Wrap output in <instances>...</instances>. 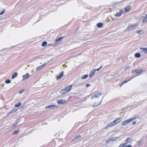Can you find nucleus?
Wrapping results in <instances>:
<instances>
[{"mask_svg":"<svg viewBox=\"0 0 147 147\" xmlns=\"http://www.w3.org/2000/svg\"><path fill=\"white\" fill-rule=\"evenodd\" d=\"M142 22L143 23H146L147 22V14L144 17Z\"/></svg>","mask_w":147,"mask_h":147,"instance_id":"nucleus-18","label":"nucleus"},{"mask_svg":"<svg viewBox=\"0 0 147 147\" xmlns=\"http://www.w3.org/2000/svg\"><path fill=\"white\" fill-rule=\"evenodd\" d=\"M131 68V66H126L125 68V70H128Z\"/></svg>","mask_w":147,"mask_h":147,"instance_id":"nucleus-31","label":"nucleus"},{"mask_svg":"<svg viewBox=\"0 0 147 147\" xmlns=\"http://www.w3.org/2000/svg\"><path fill=\"white\" fill-rule=\"evenodd\" d=\"M99 105L98 104H97L96 102H94V104L92 105L94 107H97Z\"/></svg>","mask_w":147,"mask_h":147,"instance_id":"nucleus-35","label":"nucleus"},{"mask_svg":"<svg viewBox=\"0 0 147 147\" xmlns=\"http://www.w3.org/2000/svg\"><path fill=\"white\" fill-rule=\"evenodd\" d=\"M126 147H132V146L130 145H129L127 146H126Z\"/></svg>","mask_w":147,"mask_h":147,"instance_id":"nucleus-47","label":"nucleus"},{"mask_svg":"<svg viewBox=\"0 0 147 147\" xmlns=\"http://www.w3.org/2000/svg\"><path fill=\"white\" fill-rule=\"evenodd\" d=\"M24 91V90H21L20 91L19 93L20 94H21Z\"/></svg>","mask_w":147,"mask_h":147,"instance_id":"nucleus-41","label":"nucleus"},{"mask_svg":"<svg viewBox=\"0 0 147 147\" xmlns=\"http://www.w3.org/2000/svg\"><path fill=\"white\" fill-rule=\"evenodd\" d=\"M63 74L64 73L63 71L61 72L59 75L57 76L56 78L57 80H58L62 78L63 77Z\"/></svg>","mask_w":147,"mask_h":147,"instance_id":"nucleus-6","label":"nucleus"},{"mask_svg":"<svg viewBox=\"0 0 147 147\" xmlns=\"http://www.w3.org/2000/svg\"><path fill=\"white\" fill-rule=\"evenodd\" d=\"M81 137V136L80 135H79L78 136H76L74 138L72 139V141H74L75 140L78 139L79 138H80Z\"/></svg>","mask_w":147,"mask_h":147,"instance_id":"nucleus-26","label":"nucleus"},{"mask_svg":"<svg viewBox=\"0 0 147 147\" xmlns=\"http://www.w3.org/2000/svg\"><path fill=\"white\" fill-rule=\"evenodd\" d=\"M19 132L18 130H16L13 132V134L14 135H15L18 134L19 133Z\"/></svg>","mask_w":147,"mask_h":147,"instance_id":"nucleus-33","label":"nucleus"},{"mask_svg":"<svg viewBox=\"0 0 147 147\" xmlns=\"http://www.w3.org/2000/svg\"><path fill=\"white\" fill-rule=\"evenodd\" d=\"M5 82L7 84H9L11 82V81L10 80H5Z\"/></svg>","mask_w":147,"mask_h":147,"instance_id":"nucleus-37","label":"nucleus"},{"mask_svg":"<svg viewBox=\"0 0 147 147\" xmlns=\"http://www.w3.org/2000/svg\"><path fill=\"white\" fill-rule=\"evenodd\" d=\"M72 85H70L66 87L64 89L66 92H69L70 90H71V88L72 87Z\"/></svg>","mask_w":147,"mask_h":147,"instance_id":"nucleus-4","label":"nucleus"},{"mask_svg":"<svg viewBox=\"0 0 147 147\" xmlns=\"http://www.w3.org/2000/svg\"><path fill=\"white\" fill-rule=\"evenodd\" d=\"M96 71V70L95 69H93L91 71L89 75V77L90 78H91L92 76L94 74Z\"/></svg>","mask_w":147,"mask_h":147,"instance_id":"nucleus-9","label":"nucleus"},{"mask_svg":"<svg viewBox=\"0 0 147 147\" xmlns=\"http://www.w3.org/2000/svg\"><path fill=\"white\" fill-rule=\"evenodd\" d=\"M17 124L16 123H15L14 124H13V127H16V126H17Z\"/></svg>","mask_w":147,"mask_h":147,"instance_id":"nucleus-44","label":"nucleus"},{"mask_svg":"<svg viewBox=\"0 0 147 147\" xmlns=\"http://www.w3.org/2000/svg\"><path fill=\"white\" fill-rule=\"evenodd\" d=\"M137 118V116L136 115H135L133 117L130 119H129L130 120L131 122L132 121L134 120Z\"/></svg>","mask_w":147,"mask_h":147,"instance_id":"nucleus-22","label":"nucleus"},{"mask_svg":"<svg viewBox=\"0 0 147 147\" xmlns=\"http://www.w3.org/2000/svg\"><path fill=\"white\" fill-rule=\"evenodd\" d=\"M102 100H101L100 102L98 104V105H99L100 104H101V102H102Z\"/></svg>","mask_w":147,"mask_h":147,"instance_id":"nucleus-48","label":"nucleus"},{"mask_svg":"<svg viewBox=\"0 0 147 147\" xmlns=\"http://www.w3.org/2000/svg\"><path fill=\"white\" fill-rule=\"evenodd\" d=\"M131 80V79H129L128 80H126V81H123V82L121 84V85H120V86H121L123 84H124L127 82H128L130 80Z\"/></svg>","mask_w":147,"mask_h":147,"instance_id":"nucleus-30","label":"nucleus"},{"mask_svg":"<svg viewBox=\"0 0 147 147\" xmlns=\"http://www.w3.org/2000/svg\"><path fill=\"white\" fill-rule=\"evenodd\" d=\"M99 97V96H98L97 95H95L94 96H92L91 98L92 99H94V98H98Z\"/></svg>","mask_w":147,"mask_h":147,"instance_id":"nucleus-36","label":"nucleus"},{"mask_svg":"<svg viewBox=\"0 0 147 147\" xmlns=\"http://www.w3.org/2000/svg\"><path fill=\"white\" fill-rule=\"evenodd\" d=\"M125 11L126 12H128L130 10V8L128 7H127L125 9Z\"/></svg>","mask_w":147,"mask_h":147,"instance_id":"nucleus-27","label":"nucleus"},{"mask_svg":"<svg viewBox=\"0 0 147 147\" xmlns=\"http://www.w3.org/2000/svg\"><path fill=\"white\" fill-rule=\"evenodd\" d=\"M138 24H135L133 25L128 26L125 31H129L135 29L138 26Z\"/></svg>","mask_w":147,"mask_h":147,"instance_id":"nucleus-1","label":"nucleus"},{"mask_svg":"<svg viewBox=\"0 0 147 147\" xmlns=\"http://www.w3.org/2000/svg\"><path fill=\"white\" fill-rule=\"evenodd\" d=\"M5 9L3 10L1 13H0V15H2L5 12Z\"/></svg>","mask_w":147,"mask_h":147,"instance_id":"nucleus-38","label":"nucleus"},{"mask_svg":"<svg viewBox=\"0 0 147 147\" xmlns=\"http://www.w3.org/2000/svg\"><path fill=\"white\" fill-rule=\"evenodd\" d=\"M20 121H17L16 122V123L17 124H18V123Z\"/></svg>","mask_w":147,"mask_h":147,"instance_id":"nucleus-46","label":"nucleus"},{"mask_svg":"<svg viewBox=\"0 0 147 147\" xmlns=\"http://www.w3.org/2000/svg\"><path fill=\"white\" fill-rule=\"evenodd\" d=\"M143 71L142 69H137L132 71V73L134 74H138L141 73Z\"/></svg>","mask_w":147,"mask_h":147,"instance_id":"nucleus-2","label":"nucleus"},{"mask_svg":"<svg viewBox=\"0 0 147 147\" xmlns=\"http://www.w3.org/2000/svg\"><path fill=\"white\" fill-rule=\"evenodd\" d=\"M115 125H116L115 124V123L114 122V121H113L109 124V125L107 126L106 128H107L109 127L114 126Z\"/></svg>","mask_w":147,"mask_h":147,"instance_id":"nucleus-13","label":"nucleus"},{"mask_svg":"<svg viewBox=\"0 0 147 147\" xmlns=\"http://www.w3.org/2000/svg\"><path fill=\"white\" fill-rule=\"evenodd\" d=\"M126 144V143L122 144L119 147H124L125 146V145Z\"/></svg>","mask_w":147,"mask_h":147,"instance_id":"nucleus-34","label":"nucleus"},{"mask_svg":"<svg viewBox=\"0 0 147 147\" xmlns=\"http://www.w3.org/2000/svg\"><path fill=\"white\" fill-rule=\"evenodd\" d=\"M57 107V106L56 105H51L46 106V109L50 108L51 109H52L53 108H54L55 107Z\"/></svg>","mask_w":147,"mask_h":147,"instance_id":"nucleus-10","label":"nucleus"},{"mask_svg":"<svg viewBox=\"0 0 147 147\" xmlns=\"http://www.w3.org/2000/svg\"><path fill=\"white\" fill-rule=\"evenodd\" d=\"M131 122V121H130V120L129 119H128L127 120H125V121H123L122 123L121 124L122 125H126L129 123L130 122Z\"/></svg>","mask_w":147,"mask_h":147,"instance_id":"nucleus-5","label":"nucleus"},{"mask_svg":"<svg viewBox=\"0 0 147 147\" xmlns=\"http://www.w3.org/2000/svg\"><path fill=\"white\" fill-rule=\"evenodd\" d=\"M132 141V138L131 137H128L127 138L126 140V142L125 143H126V144L127 143H130Z\"/></svg>","mask_w":147,"mask_h":147,"instance_id":"nucleus-8","label":"nucleus"},{"mask_svg":"<svg viewBox=\"0 0 147 147\" xmlns=\"http://www.w3.org/2000/svg\"><path fill=\"white\" fill-rule=\"evenodd\" d=\"M122 117H120L119 118L117 119H116L114 120V122L115 125L117 124L118 123L120 122L122 120Z\"/></svg>","mask_w":147,"mask_h":147,"instance_id":"nucleus-7","label":"nucleus"},{"mask_svg":"<svg viewBox=\"0 0 147 147\" xmlns=\"http://www.w3.org/2000/svg\"><path fill=\"white\" fill-rule=\"evenodd\" d=\"M142 32L141 30H140L137 31V33L138 34H140L141 32Z\"/></svg>","mask_w":147,"mask_h":147,"instance_id":"nucleus-39","label":"nucleus"},{"mask_svg":"<svg viewBox=\"0 0 147 147\" xmlns=\"http://www.w3.org/2000/svg\"><path fill=\"white\" fill-rule=\"evenodd\" d=\"M102 66H101L98 69H96V71H99L100 69L102 68Z\"/></svg>","mask_w":147,"mask_h":147,"instance_id":"nucleus-40","label":"nucleus"},{"mask_svg":"<svg viewBox=\"0 0 147 147\" xmlns=\"http://www.w3.org/2000/svg\"><path fill=\"white\" fill-rule=\"evenodd\" d=\"M88 75H85L83 77H82V79H86L88 78Z\"/></svg>","mask_w":147,"mask_h":147,"instance_id":"nucleus-32","label":"nucleus"},{"mask_svg":"<svg viewBox=\"0 0 147 147\" xmlns=\"http://www.w3.org/2000/svg\"><path fill=\"white\" fill-rule=\"evenodd\" d=\"M46 65V64H44L36 68V69L37 71H38L42 69Z\"/></svg>","mask_w":147,"mask_h":147,"instance_id":"nucleus-12","label":"nucleus"},{"mask_svg":"<svg viewBox=\"0 0 147 147\" xmlns=\"http://www.w3.org/2000/svg\"><path fill=\"white\" fill-rule=\"evenodd\" d=\"M17 110L18 109L14 108L10 111V112L9 113V114H11L13 113H14L16 112Z\"/></svg>","mask_w":147,"mask_h":147,"instance_id":"nucleus-15","label":"nucleus"},{"mask_svg":"<svg viewBox=\"0 0 147 147\" xmlns=\"http://www.w3.org/2000/svg\"><path fill=\"white\" fill-rule=\"evenodd\" d=\"M102 95V93L101 92H99L98 94V95H99V96H100Z\"/></svg>","mask_w":147,"mask_h":147,"instance_id":"nucleus-45","label":"nucleus"},{"mask_svg":"<svg viewBox=\"0 0 147 147\" xmlns=\"http://www.w3.org/2000/svg\"><path fill=\"white\" fill-rule=\"evenodd\" d=\"M135 56L136 57L140 58L141 57V55L140 53H137L135 54Z\"/></svg>","mask_w":147,"mask_h":147,"instance_id":"nucleus-24","label":"nucleus"},{"mask_svg":"<svg viewBox=\"0 0 147 147\" xmlns=\"http://www.w3.org/2000/svg\"><path fill=\"white\" fill-rule=\"evenodd\" d=\"M65 37V36H63L58 38L56 39L55 40V42L56 43H59V41L61 40L63 38Z\"/></svg>","mask_w":147,"mask_h":147,"instance_id":"nucleus-14","label":"nucleus"},{"mask_svg":"<svg viewBox=\"0 0 147 147\" xmlns=\"http://www.w3.org/2000/svg\"><path fill=\"white\" fill-rule=\"evenodd\" d=\"M86 86L87 87H89L90 86V85L89 84H86Z\"/></svg>","mask_w":147,"mask_h":147,"instance_id":"nucleus-42","label":"nucleus"},{"mask_svg":"<svg viewBox=\"0 0 147 147\" xmlns=\"http://www.w3.org/2000/svg\"><path fill=\"white\" fill-rule=\"evenodd\" d=\"M57 102L59 104L64 105L67 103V101L64 100H59L57 101Z\"/></svg>","mask_w":147,"mask_h":147,"instance_id":"nucleus-3","label":"nucleus"},{"mask_svg":"<svg viewBox=\"0 0 147 147\" xmlns=\"http://www.w3.org/2000/svg\"><path fill=\"white\" fill-rule=\"evenodd\" d=\"M47 44V42L46 41L43 42L42 44V46L43 47L45 46Z\"/></svg>","mask_w":147,"mask_h":147,"instance_id":"nucleus-29","label":"nucleus"},{"mask_svg":"<svg viewBox=\"0 0 147 147\" xmlns=\"http://www.w3.org/2000/svg\"><path fill=\"white\" fill-rule=\"evenodd\" d=\"M123 11L122 10H120V11L116 14V16H120L122 14Z\"/></svg>","mask_w":147,"mask_h":147,"instance_id":"nucleus-16","label":"nucleus"},{"mask_svg":"<svg viewBox=\"0 0 147 147\" xmlns=\"http://www.w3.org/2000/svg\"><path fill=\"white\" fill-rule=\"evenodd\" d=\"M136 121H134L132 123V124L133 125H135L136 124Z\"/></svg>","mask_w":147,"mask_h":147,"instance_id":"nucleus-43","label":"nucleus"},{"mask_svg":"<svg viewBox=\"0 0 147 147\" xmlns=\"http://www.w3.org/2000/svg\"><path fill=\"white\" fill-rule=\"evenodd\" d=\"M18 74L17 72L14 73L12 76L11 78L12 79H14L18 75Z\"/></svg>","mask_w":147,"mask_h":147,"instance_id":"nucleus-17","label":"nucleus"},{"mask_svg":"<svg viewBox=\"0 0 147 147\" xmlns=\"http://www.w3.org/2000/svg\"><path fill=\"white\" fill-rule=\"evenodd\" d=\"M67 93V92H66V91L64 89L62 90L61 91V93L62 94H65Z\"/></svg>","mask_w":147,"mask_h":147,"instance_id":"nucleus-20","label":"nucleus"},{"mask_svg":"<svg viewBox=\"0 0 147 147\" xmlns=\"http://www.w3.org/2000/svg\"><path fill=\"white\" fill-rule=\"evenodd\" d=\"M137 118V116L136 115H135L133 117L130 119H129L130 120L131 122L132 121L134 120Z\"/></svg>","mask_w":147,"mask_h":147,"instance_id":"nucleus-23","label":"nucleus"},{"mask_svg":"<svg viewBox=\"0 0 147 147\" xmlns=\"http://www.w3.org/2000/svg\"><path fill=\"white\" fill-rule=\"evenodd\" d=\"M140 50H142L143 51L142 52H144L145 54H146L147 53V50L146 48H143L141 47L140 48Z\"/></svg>","mask_w":147,"mask_h":147,"instance_id":"nucleus-19","label":"nucleus"},{"mask_svg":"<svg viewBox=\"0 0 147 147\" xmlns=\"http://www.w3.org/2000/svg\"><path fill=\"white\" fill-rule=\"evenodd\" d=\"M97 25L98 28H101L103 26V24L102 23H98L97 24Z\"/></svg>","mask_w":147,"mask_h":147,"instance_id":"nucleus-21","label":"nucleus"},{"mask_svg":"<svg viewBox=\"0 0 147 147\" xmlns=\"http://www.w3.org/2000/svg\"><path fill=\"white\" fill-rule=\"evenodd\" d=\"M115 141V139L114 138H111L109 139L108 141H107V142H109L112 141Z\"/></svg>","mask_w":147,"mask_h":147,"instance_id":"nucleus-25","label":"nucleus"},{"mask_svg":"<svg viewBox=\"0 0 147 147\" xmlns=\"http://www.w3.org/2000/svg\"><path fill=\"white\" fill-rule=\"evenodd\" d=\"M21 105V103L20 102H18L15 105V107H18L20 106Z\"/></svg>","mask_w":147,"mask_h":147,"instance_id":"nucleus-28","label":"nucleus"},{"mask_svg":"<svg viewBox=\"0 0 147 147\" xmlns=\"http://www.w3.org/2000/svg\"><path fill=\"white\" fill-rule=\"evenodd\" d=\"M29 74L28 73H27L26 75L23 76V79L22 81L27 79L28 78H29Z\"/></svg>","mask_w":147,"mask_h":147,"instance_id":"nucleus-11","label":"nucleus"}]
</instances>
